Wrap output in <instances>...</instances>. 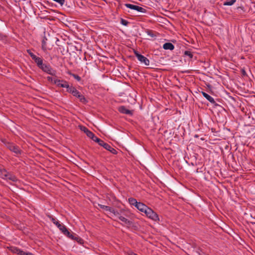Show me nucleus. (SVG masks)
Instances as JSON below:
<instances>
[{
  "mask_svg": "<svg viewBox=\"0 0 255 255\" xmlns=\"http://www.w3.org/2000/svg\"><path fill=\"white\" fill-rule=\"evenodd\" d=\"M0 140L7 149L14 154V156L19 157L22 154V150L16 144L8 141L5 138H1Z\"/></svg>",
  "mask_w": 255,
  "mask_h": 255,
  "instance_id": "1",
  "label": "nucleus"
},
{
  "mask_svg": "<svg viewBox=\"0 0 255 255\" xmlns=\"http://www.w3.org/2000/svg\"><path fill=\"white\" fill-rule=\"evenodd\" d=\"M67 92L72 94L73 96L78 98L81 103L83 104H86L87 103L88 101L84 96L82 95L74 87L72 86H70V88L67 90Z\"/></svg>",
  "mask_w": 255,
  "mask_h": 255,
  "instance_id": "2",
  "label": "nucleus"
},
{
  "mask_svg": "<svg viewBox=\"0 0 255 255\" xmlns=\"http://www.w3.org/2000/svg\"><path fill=\"white\" fill-rule=\"evenodd\" d=\"M144 213L145 214L146 216L151 220L154 221H159V218L158 215L151 208L148 207Z\"/></svg>",
  "mask_w": 255,
  "mask_h": 255,
  "instance_id": "3",
  "label": "nucleus"
},
{
  "mask_svg": "<svg viewBox=\"0 0 255 255\" xmlns=\"http://www.w3.org/2000/svg\"><path fill=\"white\" fill-rule=\"evenodd\" d=\"M133 53L140 63L144 64L145 66L149 65V60L146 57L139 53L135 50H133Z\"/></svg>",
  "mask_w": 255,
  "mask_h": 255,
  "instance_id": "4",
  "label": "nucleus"
},
{
  "mask_svg": "<svg viewBox=\"0 0 255 255\" xmlns=\"http://www.w3.org/2000/svg\"><path fill=\"white\" fill-rule=\"evenodd\" d=\"M125 5L127 8L136 10L140 12L145 13L146 12V10L145 8L138 5H134L130 3H126L125 4Z\"/></svg>",
  "mask_w": 255,
  "mask_h": 255,
  "instance_id": "5",
  "label": "nucleus"
},
{
  "mask_svg": "<svg viewBox=\"0 0 255 255\" xmlns=\"http://www.w3.org/2000/svg\"><path fill=\"white\" fill-rule=\"evenodd\" d=\"M99 144L114 154H117L118 153L117 151L114 148L109 144L105 142L103 140H102V142H100Z\"/></svg>",
  "mask_w": 255,
  "mask_h": 255,
  "instance_id": "6",
  "label": "nucleus"
},
{
  "mask_svg": "<svg viewBox=\"0 0 255 255\" xmlns=\"http://www.w3.org/2000/svg\"><path fill=\"white\" fill-rule=\"evenodd\" d=\"M62 233L66 236H67L68 238L73 240H76L77 242H79L81 240V239L78 236H75L73 235L71 232H70L67 228H65V229L62 232Z\"/></svg>",
  "mask_w": 255,
  "mask_h": 255,
  "instance_id": "7",
  "label": "nucleus"
},
{
  "mask_svg": "<svg viewBox=\"0 0 255 255\" xmlns=\"http://www.w3.org/2000/svg\"><path fill=\"white\" fill-rule=\"evenodd\" d=\"M54 84H55L57 86L61 87V88H66L67 90L70 88V86L68 84L67 81L63 80H59L56 79V81H54Z\"/></svg>",
  "mask_w": 255,
  "mask_h": 255,
  "instance_id": "8",
  "label": "nucleus"
},
{
  "mask_svg": "<svg viewBox=\"0 0 255 255\" xmlns=\"http://www.w3.org/2000/svg\"><path fill=\"white\" fill-rule=\"evenodd\" d=\"M98 206L101 209H102L106 211H109V212L112 213L115 216H118L119 215V212H118L117 211H115L114 209H113V208H112L111 207H110L109 206L103 205L102 204H98Z\"/></svg>",
  "mask_w": 255,
  "mask_h": 255,
  "instance_id": "9",
  "label": "nucleus"
},
{
  "mask_svg": "<svg viewBox=\"0 0 255 255\" xmlns=\"http://www.w3.org/2000/svg\"><path fill=\"white\" fill-rule=\"evenodd\" d=\"M118 111L122 114L132 116L133 111L129 110L124 106H121L118 108Z\"/></svg>",
  "mask_w": 255,
  "mask_h": 255,
  "instance_id": "10",
  "label": "nucleus"
},
{
  "mask_svg": "<svg viewBox=\"0 0 255 255\" xmlns=\"http://www.w3.org/2000/svg\"><path fill=\"white\" fill-rule=\"evenodd\" d=\"M42 71L53 76L55 75L56 72V71L54 70L49 64H48L45 66Z\"/></svg>",
  "mask_w": 255,
  "mask_h": 255,
  "instance_id": "11",
  "label": "nucleus"
},
{
  "mask_svg": "<svg viewBox=\"0 0 255 255\" xmlns=\"http://www.w3.org/2000/svg\"><path fill=\"white\" fill-rule=\"evenodd\" d=\"M10 251L12 253L16 254L18 255H26V254H27L26 252H25L22 250H20V249L18 248L17 247H10Z\"/></svg>",
  "mask_w": 255,
  "mask_h": 255,
  "instance_id": "12",
  "label": "nucleus"
},
{
  "mask_svg": "<svg viewBox=\"0 0 255 255\" xmlns=\"http://www.w3.org/2000/svg\"><path fill=\"white\" fill-rule=\"evenodd\" d=\"M202 95L203 96V97H205L211 104H213L215 106L218 105L216 103V101H215V100L214 99V98L212 97H211V96H210L209 95H208V94H207L206 93H205L204 92H202Z\"/></svg>",
  "mask_w": 255,
  "mask_h": 255,
  "instance_id": "13",
  "label": "nucleus"
},
{
  "mask_svg": "<svg viewBox=\"0 0 255 255\" xmlns=\"http://www.w3.org/2000/svg\"><path fill=\"white\" fill-rule=\"evenodd\" d=\"M135 207L140 212L144 213L148 207L141 202H138Z\"/></svg>",
  "mask_w": 255,
  "mask_h": 255,
  "instance_id": "14",
  "label": "nucleus"
},
{
  "mask_svg": "<svg viewBox=\"0 0 255 255\" xmlns=\"http://www.w3.org/2000/svg\"><path fill=\"white\" fill-rule=\"evenodd\" d=\"M35 63H36L37 66L42 71L44 68L45 66L48 65L43 63V59L41 57Z\"/></svg>",
  "mask_w": 255,
  "mask_h": 255,
  "instance_id": "15",
  "label": "nucleus"
},
{
  "mask_svg": "<svg viewBox=\"0 0 255 255\" xmlns=\"http://www.w3.org/2000/svg\"><path fill=\"white\" fill-rule=\"evenodd\" d=\"M5 180H9L14 182L18 180L17 177L14 174L9 172H8Z\"/></svg>",
  "mask_w": 255,
  "mask_h": 255,
  "instance_id": "16",
  "label": "nucleus"
},
{
  "mask_svg": "<svg viewBox=\"0 0 255 255\" xmlns=\"http://www.w3.org/2000/svg\"><path fill=\"white\" fill-rule=\"evenodd\" d=\"M118 217V218L123 222H124L126 225L130 226L132 224V222L126 218L125 217L120 216V214H119V215L116 216Z\"/></svg>",
  "mask_w": 255,
  "mask_h": 255,
  "instance_id": "17",
  "label": "nucleus"
},
{
  "mask_svg": "<svg viewBox=\"0 0 255 255\" xmlns=\"http://www.w3.org/2000/svg\"><path fill=\"white\" fill-rule=\"evenodd\" d=\"M47 38L46 37V36H43L42 38V41H41V42H42L41 48L44 52H46L47 50Z\"/></svg>",
  "mask_w": 255,
  "mask_h": 255,
  "instance_id": "18",
  "label": "nucleus"
},
{
  "mask_svg": "<svg viewBox=\"0 0 255 255\" xmlns=\"http://www.w3.org/2000/svg\"><path fill=\"white\" fill-rule=\"evenodd\" d=\"M163 48L165 50H172L174 49V45L170 42H167L163 44Z\"/></svg>",
  "mask_w": 255,
  "mask_h": 255,
  "instance_id": "19",
  "label": "nucleus"
},
{
  "mask_svg": "<svg viewBox=\"0 0 255 255\" xmlns=\"http://www.w3.org/2000/svg\"><path fill=\"white\" fill-rule=\"evenodd\" d=\"M80 129L83 131L89 137L93 136V132L88 129L86 127L80 126Z\"/></svg>",
  "mask_w": 255,
  "mask_h": 255,
  "instance_id": "20",
  "label": "nucleus"
},
{
  "mask_svg": "<svg viewBox=\"0 0 255 255\" xmlns=\"http://www.w3.org/2000/svg\"><path fill=\"white\" fill-rule=\"evenodd\" d=\"M26 52L30 55L31 58L35 62L37 60H38L40 57L36 56L35 54H34L30 49H27Z\"/></svg>",
  "mask_w": 255,
  "mask_h": 255,
  "instance_id": "21",
  "label": "nucleus"
},
{
  "mask_svg": "<svg viewBox=\"0 0 255 255\" xmlns=\"http://www.w3.org/2000/svg\"><path fill=\"white\" fill-rule=\"evenodd\" d=\"M7 174H8V171L4 168H0V177L5 179L6 176Z\"/></svg>",
  "mask_w": 255,
  "mask_h": 255,
  "instance_id": "22",
  "label": "nucleus"
},
{
  "mask_svg": "<svg viewBox=\"0 0 255 255\" xmlns=\"http://www.w3.org/2000/svg\"><path fill=\"white\" fill-rule=\"evenodd\" d=\"M128 201L129 203L131 205L134 206L135 207L136 206V204L138 203V202L137 201V200L135 199L132 198V197L128 198Z\"/></svg>",
  "mask_w": 255,
  "mask_h": 255,
  "instance_id": "23",
  "label": "nucleus"
},
{
  "mask_svg": "<svg viewBox=\"0 0 255 255\" xmlns=\"http://www.w3.org/2000/svg\"><path fill=\"white\" fill-rule=\"evenodd\" d=\"M59 230L62 232L66 227L62 224H60L59 222H57L55 225Z\"/></svg>",
  "mask_w": 255,
  "mask_h": 255,
  "instance_id": "24",
  "label": "nucleus"
},
{
  "mask_svg": "<svg viewBox=\"0 0 255 255\" xmlns=\"http://www.w3.org/2000/svg\"><path fill=\"white\" fill-rule=\"evenodd\" d=\"M89 137L93 141L98 143V144H99L100 142H102V139L96 136L94 133H93V136L92 135Z\"/></svg>",
  "mask_w": 255,
  "mask_h": 255,
  "instance_id": "25",
  "label": "nucleus"
},
{
  "mask_svg": "<svg viewBox=\"0 0 255 255\" xmlns=\"http://www.w3.org/2000/svg\"><path fill=\"white\" fill-rule=\"evenodd\" d=\"M184 55L188 57L190 59H191L193 57V53L189 50L185 51L184 53Z\"/></svg>",
  "mask_w": 255,
  "mask_h": 255,
  "instance_id": "26",
  "label": "nucleus"
},
{
  "mask_svg": "<svg viewBox=\"0 0 255 255\" xmlns=\"http://www.w3.org/2000/svg\"><path fill=\"white\" fill-rule=\"evenodd\" d=\"M236 0H226L224 2V5H233L235 2Z\"/></svg>",
  "mask_w": 255,
  "mask_h": 255,
  "instance_id": "27",
  "label": "nucleus"
},
{
  "mask_svg": "<svg viewBox=\"0 0 255 255\" xmlns=\"http://www.w3.org/2000/svg\"><path fill=\"white\" fill-rule=\"evenodd\" d=\"M47 217L50 219V220L52 222V223L56 225L57 222H58V221H56V219L54 218L52 216L50 215H47Z\"/></svg>",
  "mask_w": 255,
  "mask_h": 255,
  "instance_id": "28",
  "label": "nucleus"
},
{
  "mask_svg": "<svg viewBox=\"0 0 255 255\" xmlns=\"http://www.w3.org/2000/svg\"><path fill=\"white\" fill-rule=\"evenodd\" d=\"M146 33L149 35L150 36V37H155L156 35L154 34V32L152 30H148L147 29L146 31Z\"/></svg>",
  "mask_w": 255,
  "mask_h": 255,
  "instance_id": "29",
  "label": "nucleus"
},
{
  "mask_svg": "<svg viewBox=\"0 0 255 255\" xmlns=\"http://www.w3.org/2000/svg\"><path fill=\"white\" fill-rule=\"evenodd\" d=\"M121 23L123 25L127 26L128 25V24L129 23V22L125 19L121 18Z\"/></svg>",
  "mask_w": 255,
  "mask_h": 255,
  "instance_id": "30",
  "label": "nucleus"
},
{
  "mask_svg": "<svg viewBox=\"0 0 255 255\" xmlns=\"http://www.w3.org/2000/svg\"><path fill=\"white\" fill-rule=\"evenodd\" d=\"M47 79L49 82H50L54 84V81H56L57 79L50 77V76H48L47 77Z\"/></svg>",
  "mask_w": 255,
  "mask_h": 255,
  "instance_id": "31",
  "label": "nucleus"
},
{
  "mask_svg": "<svg viewBox=\"0 0 255 255\" xmlns=\"http://www.w3.org/2000/svg\"><path fill=\"white\" fill-rule=\"evenodd\" d=\"M72 76L75 79H76L77 81H80L81 80V77L78 76V75H76V74H73V75H72Z\"/></svg>",
  "mask_w": 255,
  "mask_h": 255,
  "instance_id": "32",
  "label": "nucleus"
},
{
  "mask_svg": "<svg viewBox=\"0 0 255 255\" xmlns=\"http://www.w3.org/2000/svg\"><path fill=\"white\" fill-rule=\"evenodd\" d=\"M54 1L57 2L59 4H60V5L62 6L64 3H65V0H53Z\"/></svg>",
  "mask_w": 255,
  "mask_h": 255,
  "instance_id": "33",
  "label": "nucleus"
},
{
  "mask_svg": "<svg viewBox=\"0 0 255 255\" xmlns=\"http://www.w3.org/2000/svg\"><path fill=\"white\" fill-rule=\"evenodd\" d=\"M5 39V36L3 34H2L0 32V40L3 41V40H4Z\"/></svg>",
  "mask_w": 255,
  "mask_h": 255,
  "instance_id": "34",
  "label": "nucleus"
},
{
  "mask_svg": "<svg viewBox=\"0 0 255 255\" xmlns=\"http://www.w3.org/2000/svg\"><path fill=\"white\" fill-rule=\"evenodd\" d=\"M67 74H69V75H71V76H72V75H73V74H74L73 73H72L70 71H68V72H67Z\"/></svg>",
  "mask_w": 255,
  "mask_h": 255,
  "instance_id": "35",
  "label": "nucleus"
},
{
  "mask_svg": "<svg viewBox=\"0 0 255 255\" xmlns=\"http://www.w3.org/2000/svg\"><path fill=\"white\" fill-rule=\"evenodd\" d=\"M26 255H33L32 253H27V254H26Z\"/></svg>",
  "mask_w": 255,
  "mask_h": 255,
  "instance_id": "36",
  "label": "nucleus"
}]
</instances>
